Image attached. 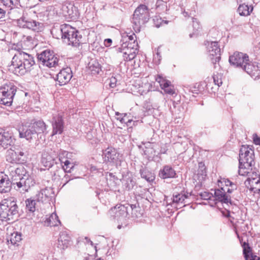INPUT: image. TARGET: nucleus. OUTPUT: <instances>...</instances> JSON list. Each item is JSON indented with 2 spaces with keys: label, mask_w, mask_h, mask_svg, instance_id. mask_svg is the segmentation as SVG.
<instances>
[{
  "label": "nucleus",
  "mask_w": 260,
  "mask_h": 260,
  "mask_svg": "<svg viewBox=\"0 0 260 260\" xmlns=\"http://www.w3.org/2000/svg\"><path fill=\"white\" fill-rule=\"evenodd\" d=\"M9 171L12 180L11 183L16 190L21 192L28 191L36 183L33 177L28 174L23 166L17 168L11 167L9 168Z\"/></svg>",
  "instance_id": "nucleus-1"
},
{
  "label": "nucleus",
  "mask_w": 260,
  "mask_h": 260,
  "mask_svg": "<svg viewBox=\"0 0 260 260\" xmlns=\"http://www.w3.org/2000/svg\"><path fill=\"white\" fill-rule=\"evenodd\" d=\"M35 64L34 57L22 51H18L13 57L9 70L13 74L22 76L30 70Z\"/></svg>",
  "instance_id": "nucleus-2"
},
{
  "label": "nucleus",
  "mask_w": 260,
  "mask_h": 260,
  "mask_svg": "<svg viewBox=\"0 0 260 260\" xmlns=\"http://www.w3.org/2000/svg\"><path fill=\"white\" fill-rule=\"evenodd\" d=\"M19 217L18 207L13 198L4 199L0 203V219L13 222Z\"/></svg>",
  "instance_id": "nucleus-3"
},
{
  "label": "nucleus",
  "mask_w": 260,
  "mask_h": 260,
  "mask_svg": "<svg viewBox=\"0 0 260 260\" xmlns=\"http://www.w3.org/2000/svg\"><path fill=\"white\" fill-rule=\"evenodd\" d=\"M254 150L248 146L243 145L239 151V174L241 176L246 175L252 170L254 165Z\"/></svg>",
  "instance_id": "nucleus-4"
},
{
  "label": "nucleus",
  "mask_w": 260,
  "mask_h": 260,
  "mask_svg": "<svg viewBox=\"0 0 260 260\" xmlns=\"http://www.w3.org/2000/svg\"><path fill=\"white\" fill-rule=\"evenodd\" d=\"M60 30L63 41L69 45L78 46L82 38L80 32L75 28L68 24L60 25Z\"/></svg>",
  "instance_id": "nucleus-5"
},
{
  "label": "nucleus",
  "mask_w": 260,
  "mask_h": 260,
  "mask_svg": "<svg viewBox=\"0 0 260 260\" xmlns=\"http://www.w3.org/2000/svg\"><path fill=\"white\" fill-rule=\"evenodd\" d=\"M150 18L148 8L145 5H140L135 10L132 19L134 30L139 32L141 26L146 23Z\"/></svg>",
  "instance_id": "nucleus-6"
},
{
  "label": "nucleus",
  "mask_w": 260,
  "mask_h": 260,
  "mask_svg": "<svg viewBox=\"0 0 260 260\" xmlns=\"http://www.w3.org/2000/svg\"><path fill=\"white\" fill-rule=\"evenodd\" d=\"M38 59L43 66L49 68H56L60 64L58 55L55 54L53 51L49 49L45 50L38 54Z\"/></svg>",
  "instance_id": "nucleus-7"
},
{
  "label": "nucleus",
  "mask_w": 260,
  "mask_h": 260,
  "mask_svg": "<svg viewBox=\"0 0 260 260\" xmlns=\"http://www.w3.org/2000/svg\"><path fill=\"white\" fill-rule=\"evenodd\" d=\"M17 90V87L12 83L5 84L0 88V104L10 106Z\"/></svg>",
  "instance_id": "nucleus-8"
},
{
  "label": "nucleus",
  "mask_w": 260,
  "mask_h": 260,
  "mask_svg": "<svg viewBox=\"0 0 260 260\" xmlns=\"http://www.w3.org/2000/svg\"><path fill=\"white\" fill-rule=\"evenodd\" d=\"M18 25L22 28H27L34 31L40 32L44 28V24L23 15L17 20Z\"/></svg>",
  "instance_id": "nucleus-9"
},
{
  "label": "nucleus",
  "mask_w": 260,
  "mask_h": 260,
  "mask_svg": "<svg viewBox=\"0 0 260 260\" xmlns=\"http://www.w3.org/2000/svg\"><path fill=\"white\" fill-rule=\"evenodd\" d=\"M102 156L105 162L112 166L116 165L120 161V154L112 147H109L103 150Z\"/></svg>",
  "instance_id": "nucleus-10"
},
{
  "label": "nucleus",
  "mask_w": 260,
  "mask_h": 260,
  "mask_svg": "<svg viewBox=\"0 0 260 260\" xmlns=\"http://www.w3.org/2000/svg\"><path fill=\"white\" fill-rule=\"evenodd\" d=\"M209 55L212 56L211 59L214 64V68L216 64L218 63L220 59V48L217 41L207 42L206 44Z\"/></svg>",
  "instance_id": "nucleus-11"
},
{
  "label": "nucleus",
  "mask_w": 260,
  "mask_h": 260,
  "mask_svg": "<svg viewBox=\"0 0 260 260\" xmlns=\"http://www.w3.org/2000/svg\"><path fill=\"white\" fill-rule=\"evenodd\" d=\"M248 61V56L242 52H236L229 57V62L231 64L241 68L243 70L244 66Z\"/></svg>",
  "instance_id": "nucleus-12"
},
{
  "label": "nucleus",
  "mask_w": 260,
  "mask_h": 260,
  "mask_svg": "<svg viewBox=\"0 0 260 260\" xmlns=\"http://www.w3.org/2000/svg\"><path fill=\"white\" fill-rule=\"evenodd\" d=\"M52 127V136L61 134L64 129V121L62 116L59 113L53 115L51 120Z\"/></svg>",
  "instance_id": "nucleus-13"
},
{
  "label": "nucleus",
  "mask_w": 260,
  "mask_h": 260,
  "mask_svg": "<svg viewBox=\"0 0 260 260\" xmlns=\"http://www.w3.org/2000/svg\"><path fill=\"white\" fill-rule=\"evenodd\" d=\"M243 70L255 80L260 78V63L249 60L243 67Z\"/></svg>",
  "instance_id": "nucleus-14"
},
{
  "label": "nucleus",
  "mask_w": 260,
  "mask_h": 260,
  "mask_svg": "<svg viewBox=\"0 0 260 260\" xmlns=\"http://www.w3.org/2000/svg\"><path fill=\"white\" fill-rule=\"evenodd\" d=\"M62 14L66 17L75 19L78 15L77 8L69 2L64 3L61 7Z\"/></svg>",
  "instance_id": "nucleus-15"
},
{
  "label": "nucleus",
  "mask_w": 260,
  "mask_h": 260,
  "mask_svg": "<svg viewBox=\"0 0 260 260\" xmlns=\"http://www.w3.org/2000/svg\"><path fill=\"white\" fill-rule=\"evenodd\" d=\"M228 193L224 187H219V188L214 190L213 200L216 203L217 201L225 204L231 203V197Z\"/></svg>",
  "instance_id": "nucleus-16"
},
{
  "label": "nucleus",
  "mask_w": 260,
  "mask_h": 260,
  "mask_svg": "<svg viewBox=\"0 0 260 260\" xmlns=\"http://www.w3.org/2000/svg\"><path fill=\"white\" fill-rule=\"evenodd\" d=\"M15 139L13 137V133L10 131H4L0 133V145L4 149L9 146H12L14 144Z\"/></svg>",
  "instance_id": "nucleus-17"
},
{
  "label": "nucleus",
  "mask_w": 260,
  "mask_h": 260,
  "mask_svg": "<svg viewBox=\"0 0 260 260\" xmlns=\"http://www.w3.org/2000/svg\"><path fill=\"white\" fill-rule=\"evenodd\" d=\"M156 82L159 83L160 86L164 91L169 94H173L175 93L173 87L170 81L163 77L161 75H157L155 77Z\"/></svg>",
  "instance_id": "nucleus-18"
},
{
  "label": "nucleus",
  "mask_w": 260,
  "mask_h": 260,
  "mask_svg": "<svg viewBox=\"0 0 260 260\" xmlns=\"http://www.w3.org/2000/svg\"><path fill=\"white\" fill-rule=\"evenodd\" d=\"M72 77V72L71 68H67L62 69L57 75V81L60 85L68 83Z\"/></svg>",
  "instance_id": "nucleus-19"
},
{
  "label": "nucleus",
  "mask_w": 260,
  "mask_h": 260,
  "mask_svg": "<svg viewBox=\"0 0 260 260\" xmlns=\"http://www.w3.org/2000/svg\"><path fill=\"white\" fill-rule=\"evenodd\" d=\"M158 176L161 179L174 178L177 176L176 171L169 165H165L158 173Z\"/></svg>",
  "instance_id": "nucleus-20"
},
{
  "label": "nucleus",
  "mask_w": 260,
  "mask_h": 260,
  "mask_svg": "<svg viewBox=\"0 0 260 260\" xmlns=\"http://www.w3.org/2000/svg\"><path fill=\"white\" fill-rule=\"evenodd\" d=\"M112 210L115 213V218L117 220L125 218L128 214V207L125 205L116 206Z\"/></svg>",
  "instance_id": "nucleus-21"
},
{
  "label": "nucleus",
  "mask_w": 260,
  "mask_h": 260,
  "mask_svg": "<svg viewBox=\"0 0 260 260\" xmlns=\"http://www.w3.org/2000/svg\"><path fill=\"white\" fill-rule=\"evenodd\" d=\"M11 182L7 175L3 172L0 173V192L6 193L10 191Z\"/></svg>",
  "instance_id": "nucleus-22"
},
{
  "label": "nucleus",
  "mask_w": 260,
  "mask_h": 260,
  "mask_svg": "<svg viewBox=\"0 0 260 260\" xmlns=\"http://www.w3.org/2000/svg\"><path fill=\"white\" fill-rule=\"evenodd\" d=\"M236 234L243 248V254L246 260H260V257L256 255H253L250 251V248L248 243L246 242L242 243V239L239 236L238 232L236 231Z\"/></svg>",
  "instance_id": "nucleus-23"
},
{
  "label": "nucleus",
  "mask_w": 260,
  "mask_h": 260,
  "mask_svg": "<svg viewBox=\"0 0 260 260\" xmlns=\"http://www.w3.org/2000/svg\"><path fill=\"white\" fill-rule=\"evenodd\" d=\"M71 237L66 231L60 232L58 239L57 246L58 248L64 249L70 245Z\"/></svg>",
  "instance_id": "nucleus-24"
},
{
  "label": "nucleus",
  "mask_w": 260,
  "mask_h": 260,
  "mask_svg": "<svg viewBox=\"0 0 260 260\" xmlns=\"http://www.w3.org/2000/svg\"><path fill=\"white\" fill-rule=\"evenodd\" d=\"M218 187H224L229 193H232L234 190L236 189V185L231 182L230 180L225 178H220L217 181Z\"/></svg>",
  "instance_id": "nucleus-25"
},
{
  "label": "nucleus",
  "mask_w": 260,
  "mask_h": 260,
  "mask_svg": "<svg viewBox=\"0 0 260 260\" xmlns=\"http://www.w3.org/2000/svg\"><path fill=\"white\" fill-rule=\"evenodd\" d=\"M88 69L89 72L93 75L99 74L102 71V67L96 59H91L88 64Z\"/></svg>",
  "instance_id": "nucleus-26"
},
{
  "label": "nucleus",
  "mask_w": 260,
  "mask_h": 260,
  "mask_svg": "<svg viewBox=\"0 0 260 260\" xmlns=\"http://www.w3.org/2000/svg\"><path fill=\"white\" fill-rule=\"evenodd\" d=\"M36 135L32 128H30V125L26 129L23 128L22 130L19 131L20 137L24 138L28 141H30L33 138H36Z\"/></svg>",
  "instance_id": "nucleus-27"
},
{
  "label": "nucleus",
  "mask_w": 260,
  "mask_h": 260,
  "mask_svg": "<svg viewBox=\"0 0 260 260\" xmlns=\"http://www.w3.org/2000/svg\"><path fill=\"white\" fill-rule=\"evenodd\" d=\"M44 224L47 226H57L61 224V222L56 213L54 212L49 217L46 218L44 221Z\"/></svg>",
  "instance_id": "nucleus-28"
},
{
  "label": "nucleus",
  "mask_w": 260,
  "mask_h": 260,
  "mask_svg": "<svg viewBox=\"0 0 260 260\" xmlns=\"http://www.w3.org/2000/svg\"><path fill=\"white\" fill-rule=\"evenodd\" d=\"M29 125L30 128H32L36 135L43 133L46 129V125L45 122L42 120L35 121Z\"/></svg>",
  "instance_id": "nucleus-29"
},
{
  "label": "nucleus",
  "mask_w": 260,
  "mask_h": 260,
  "mask_svg": "<svg viewBox=\"0 0 260 260\" xmlns=\"http://www.w3.org/2000/svg\"><path fill=\"white\" fill-rule=\"evenodd\" d=\"M15 154L17 155V162L19 163H23L26 160L28 152L25 148H15Z\"/></svg>",
  "instance_id": "nucleus-30"
},
{
  "label": "nucleus",
  "mask_w": 260,
  "mask_h": 260,
  "mask_svg": "<svg viewBox=\"0 0 260 260\" xmlns=\"http://www.w3.org/2000/svg\"><path fill=\"white\" fill-rule=\"evenodd\" d=\"M189 196L188 194L178 193L176 195H173L172 198L173 204H175L176 206L182 205L184 206L185 205L183 204L185 203V200Z\"/></svg>",
  "instance_id": "nucleus-31"
},
{
  "label": "nucleus",
  "mask_w": 260,
  "mask_h": 260,
  "mask_svg": "<svg viewBox=\"0 0 260 260\" xmlns=\"http://www.w3.org/2000/svg\"><path fill=\"white\" fill-rule=\"evenodd\" d=\"M247 187L254 193H259L260 192V177L259 178H252L250 180V184H248Z\"/></svg>",
  "instance_id": "nucleus-32"
},
{
  "label": "nucleus",
  "mask_w": 260,
  "mask_h": 260,
  "mask_svg": "<svg viewBox=\"0 0 260 260\" xmlns=\"http://www.w3.org/2000/svg\"><path fill=\"white\" fill-rule=\"evenodd\" d=\"M133 49H138L137 48H134L131 46V44L127 43V42L123 43L120 47L116 48V50L118 52L123 53V55H127L129 53H133Z\"/></svg>",
  "instance_id": "nucleus-33"
},
{
  "label": "nucleus",
  "mask_w": 260,
  "mask_h": 260,
  "mask_svg": "<svg viewBox=\"0 0 260 260\" xmlns=\"http://www.w3.org/2000/svg\"><path fill=\"white\" fill-rule=\"evenodd\" d=\"M54 158L48 153H44L41 158L42 164L46 167L50 168L54 164Z\"/></svg>",
  "instance_id": "nucleus-34"
},
{
  "label": "nucleus",
  "mask_w": 260,
  "mask_h": 260,
  "mask_svg": "<svg viewBox=\"0 0 260 260\" xmlns=\"http://www.w3.org/2000/svg\"><path fill=\"white\" fill-rule=\"evenodd\" d=\"M253 10V7L245 4L240 5L238 8V12L241 16H248Z\"/></svg>",
  "instance_id": "nucleus-35"
},
{
  "label": "nucleus",
  "mask_w": 260,
  "mask_h": 260,
  "mask_svg": "<svg viewBox=\"0 0 260 260\" xmlns=\"http://www.w3.org/2000/svg\"><path fill=\"white\" fill-rule=\"evenodd\" d=\"M140 173L141 177L149 182H152L155 179L154 174L145 168L141 169Z\"/></svg>",
  "instance_id": "nucleus-36"
},
{
  "label": "nucleus",
  "mask_w": 260,
  "mask_h": 260,
  "mask_svg": "<svg viewBox=\"0 0 260 260\" xmlns=\"http://www.w3.org/2000/svg\"><path fill=\"white\" fill-rule=\"evenodd\" d=\"M26 209L30 212H34L36 210V206H38L39 203H37L36 199L34 198L27 199L25 201Z\"/></svg>",
  "instance_id": "nucleus-37"
},
{
  "label": "nucleus",
  "mask_w": 260,
  "mask_h": 260,
  "mask_svg": "<svg viewBox=\"0 0 260 260\" xmlns=\"http://www.w3.org/2000/svg\"><path fill=\"white\" fill-rule=\"evenodd\" d=\"M200 197L203 200H208L209 204L211 206H214L216 204V202L212 199L213 198V194L208 191L201 192L199 194Z\"/></svg>",
  "instance_id": "nucleus-38"
},
{
  "label": "nucleus",
  "mask_w": 260,
  "mask_h": 260,
  "mask_svg": "<svg viewBox=\"0 0 260 260\" xmlns=\"http://www.w3.org/2000/svg\"><path fill=\"white\" fill-rule=\"evenodd\" d=\"M21 235L17 232H14L11 234L9 238L8 239V242H10L12 245H18V243L21 240Z\"/></svg>",
  "instance_id": "nucleus-39"
},
{
  "label": "nucleus",
  "mask_w": 260,
  "mask_h": 260,
  "mask_svg": "<svg viewBox=\"0 0 260 260\" xmlns=\"http://www.w3.org/2000/svg\"><path fill=\"white\" fill-rule=\"evenodd\" d=\"M15 149L13 150L11 148L7 152L6 159L11 163L17 162V155L15 153Z\"/></svg>",
  "instance_id": "nucleus-40"
},
{
  "label": "nucleus",
  "mask_w": 260,
  "mask_h": 260,
  "mask_svg": "<svg viewBox=\"0 0 260 260\" xmlns=\"http://www.w3.org/2000/svg\"><path fill=\"white\" fill-rule=\"evenodd\" d=\"M135 184V181L131 177H128L125 179H123V186L126 190H129L131 189H132L134 188Z\"/></svg>",
  "instance_id": "nucleus-41"
},
{
  "label": "nucleus",
  "mask_w": 260,
  "mask_h": 260,
  "mask_svg": "<svg viewBox=\"0 0 260 260\" xmlns=\"http://www.w3.org/2000/svg\"><path fill=\"white\" fill-rule=\"evenodd\" d=\"M122 119V123H125L127 126L131 127V122H133V125H136L137 124V123L139 122L138 118L135 117V119H131L129 117V116L126 113H124L123 118H121Z\"/></svg>",
  "instance_id": "nucleus-42"
},
{
  "label": "nucleus",
  "mask_w": 260,
  "mask_h": 260,
  "mask_svg": "<svg viewBox=\"0 0 260 260\" xmlns=\"http://www.w3.org/2000/svg\"><path fill=\"white\" fill-rule=\"evenodd\" d=\"M192 27L193 28L194 32L190 34L189 36L190 38L192 37L193 35L197 34L202 29V26L200 22L197 20V18L194 17L192 18Z\"/></svg>",
  "instance_id": "nucleus-43"
},
{
  "label": "nucleus",
  "mask_w": 260,
  "mask_h": 260,
  "mask_svg": "<svg viewBox=\"0 0 260 260\" xmlns=\"http://www.w3.org/2000/svg\"><path fill=\"white\" fill-rule=\"evenodd\" d=\"M144 153L149 157H152L155 155L156 152L152 143L150 142L147 143L145 150H144Z\"/></svg>",
  "instance_id": "nucleus-44"
},
{
  "label": "nucleus",
  "mask_w": 260,
  "mask_h": 260,
  "mask_svg": "<svg viewBox=\"0 0 260 260\" xmlns=\"http://www.w3.org/2000/svg\"><path fill=\"white\" fill-rule=\"evenodd\" d=\"M60 161L61 163L63 164L62 165L63 171L67 173H70L73 169L75 164L68 159H66L64 161H62L61 160Z\"/></svg>",
  "instance_id": "nucleus-45"
},
{
  "label": "nucleus",
  "mask_w": 260,
  "mask_h": 260,
  "mask_svg": "<svg viewBox=\"0 0 260 260\" xmlns=\"http://www.w3.org/2000/svg\"><path fill=\"white\" fill-rule=\"evenodd\" d=\"M127 207H128V211L131 210V214L133 217L138 218L141 216V213L138 212L140 208L136 204H128Z\"/></svg>",
  "instance_id": "nucleus-46"
},
{
  "label": "nucleus",
  "mask_w": 260,
  "mask_h": 260,
  "mask_svg": "<svg viewBox=\"0 0 260 260\" xmlns=\"http://www.w3.org/2000/svg\"><path fill=\"white\" fill-rule=\"evenodd\" d=\"M156 9L158 13H161L167 11V3L164 1H157L156 4Z\"/></svg>",
  "instance_id": "nucleus-47"
},
{
  "label": "nucleus",
  "mask_w": 260,
  "mask_h": 260,
  "mask_svg": "<svg viewBox=\"0 0 260 260\" xmlns=\"http://www.w3.org/2000/svg\"><path fill=\"white\" fill-rule=\"evenodd\" d=\"M246 176H248V177L246 179V180L245 182V184L247 187H249V186H248V184H250V180L251 179L253 178H260V175L257 174L256 172H254L252 171V170L251 171H249V173Z\"/></svg>",
  "instance_id": "nucleus-48"
},
{
  "label": "nucleus",
  "mask_w": 260,
  "mask_h": 260,
  "mask_svg": "<svg viewBox=\"0 0 260 260\" xmlns=\"http://www.w3.org/2000/svg\"><path fill=\"white\" fill-rule=\"evenodd\" d=\"M35 198L36 199L37 203L40 204V203H44L48 200L45 197V195L42 192L41 190L39 191L35 197Z\"/></svg>",
  "instance_id": "nucleus-49"
},
{
  "label": "nucleus",
  "mask_w": 260,
  "mask_h": 260,
  "mask_svg": "<svg viewBox=\"0 0 260 260\" xmlns=\"http://www.w3.org/2000/svg\"><path fill=\"white\" fill-rule=\"evenodd\" d=\"M132 50L133 53H129L127 55H123V57L124 61H131L136 57L137 54L138 53V49H133Z\"/></svg>",
  "instance_id": "nucleus-50"
},
{
  "label": "nucleus",
  "mask_w": 260,
  "mask_h": 260,
  "mask_svg": "<svg viewBox=\"0 0 260 260\" xmlns=\"http://www.w3.org/2000/svg\"><path fill=\"white\" fill-rule=\"evenodd\" d=\"M0 1L4 5L11 8L15 6L18 3V0H0Z\"/></svg>",
  "instance_id": "nucleus-51"
},
{
  "label": "nucleus",
  "mask_w": 260,
  "mask_h": 260,
  "mask_svg": "<svg viewBox=\"0 0 260 260\" xmlns=\"http://www.w3.org/2000/svg\"><path fill=\"white\" fill-rule=\"evenodd\" d=\"M214 83L218 87L220 86L222 84V75L220 74H214L213 76Z\"/></svg>",
  "instance_id": "nucleus-52"
},
{
  "label": "nucleus",
  "mask_w": 260,
  "mask_h": 260,
  "mask_svg": "<svg viewBox=\"0 0 260 260\" xmlns=\"http://www.w3.org/2000/svg\"><path fill=\"white\" fill-rule=\"evenodd\" d=\"M42 192L45 195V197L47 199V200L49 201V199L50 198H51L53 194V189L50 187H46L44 189L41 190Z\"/></svg>",
  "instance_id": "nucleus-53"
},
{
  "label": "nucleus",
  "mask_w": 260,
  "mask_h": 260,
  "mask_svg": "<svg viewBox=\"0 0 260 260\" xmlns=\"http://www.w3.org/2000/svg\"><path fill=\"white\" fill-rule=\"evenodd\" d=\"M154 59L157 60L156 63H159L161 60V56L158 48L157 49L156 53L154 54Z\"/></svg>",
  "instance_id": "nucleus-54"
},
{
  "label": "nucleus",
  "mask_w": 260,
  "mask_h": 260,
  "mask_svg": "<svg viewBox=\"0 0 260 260\" xmlns=\"http://www.w3.org/2000/svg\"><path fill=\"white\" fill-rule=\"evenodd\" d=\"M72 178H71V176L69 175L66 174L64 176V177L62 179V181L64 182L63 186L66 185L69 181L72 180Z\"/></svg>",
  "instance_id": "nucleus-55"
},
{
  "label": "nucleus",
  "mask_w": 260,
  "mask_h": 260,
  "mask_svg": "<svg viewBox=\"0 0 260 260\" xmlns=\"http://www.w3.org/2000/svg\"><path fill=\"white\" fill-rule=\"evenodd\" d=\"M154 23L156 27L160 26V23L162 21L160 18H158L157 17L153 19Z\"/></svg>",
  "instance_id": "nucleus-56"
},
{
  "label": "nucleus",
  "mask_w": 260,
  "mask_h": 260,
  "mask_svg": "<svg viewBox=\"0 0 260 260\" xmlns=\"http://www.w3.org/2000/svg\"><path fill=\"white\" fill-rule=\"evenodd\" d=\"M253 142L255 145H260V137H258L256 134L253 135Z\"/></svg>",
  "instance_id": "nucleus-57"
},
{
  "label": "nucleus",
  "mask_w": 260,
  "mask_h": 260,
  "mask_svg": "<svg viewBox=\"0 0 260 260\" xmlns=\"http://www.w3.org/2000/svg\"><path fill=\"white\" fill-rule=\"evenodd\" d=\"M116 79L114 77H112L110 79V82L109 83V86L111 88H114V87H115L116 86Z\"/></svg>",
  "instance_id": "nucleus-58"
},
{
  "label": "nucleus",
  "mask_w": 260,
  "mask_h": 260,
  "mask_svg": "<svg viewBox=\"0 0 260 260\" xmlns=\"http://www.w3.org/2000/svg\"><path fill=\"white\" fill-rule=\"evenodd\" d=\"M115 115L117 116L116 119L119 120L121 123H122V119L121 118H123L124 113H119L118 112L115 113Z\"/></svg>",
  "instance_id": "nucleus-59"
},
{
  "label": "nucleus",
  "mask_w": 260,
  "mask_h": 260,
  "mask_svg": "<svg viewBox=\"0 0 260 260\" xmlns=\"http://www.w3.org/2000/svg\"><path fill=\"white\" fill-rule=\"evenodd\" d=\"M190 91L194 94H198L200 92L199 89L198 87H196V85L191 87L190 89Z\"/></svg>",
  "instance_id": "nucleus-60"
},
{
  "label": "nucleus",
  "mask_w": 260,
  "mask_h": 260,
  "mask_svg": "<svg viewBox=\"0 0 260 260\" xmlns=\"http://www.w3.org/2000/svg\"><path fill=\"white\" fill-rule=\"evenodd\" d=\"M6 15V11L0 8V21L4 19Z\"/></svg>",
  "instance_id": "nucleus-61"
},
{
  "label": "nucleus",
  "mask_w": 260,
  "mask_h": 260,
  "mask_svg": "<svg viewBox=\"0 0 260 260\" xmlns=\"http://www.w3.org/2000/svg\"><path fill=\"white\" fill-rule=\"evenodd\" d=\"M112 40L111 39H107L105 40V45L106 47L110 46L112 43Z\"/></svg>",
  "instance_id": "nucleus-62"
},
{
  "label": "nucleus",
  "mask_w": 260,
  "mask_h": 260,
  "mask_svg": "<svg viewBox=\"0 0 260 260\" xmlns=\"http://www.w3.org/2000/svg\"><path fill=\"white\" fill-rule=\"evenodd\" d=\"M182 14L185 17H189L190 15H191V13L189 14L188 12H186L185 11L182 12Z\"/></svg>",
  "instance_id": "nucleus-63"
},
{
  "label": "nucleus",
  "mask_w": 260,
  "mask_h": 260,
  "mask_svg": "<svg viewBox=\"0 0 260 260\" xmlns=\"http://www.w3.org/2000/svg\"><path fill=\"white\" fill-rule=\"evenodd\" d=\"M134 37H135V36L133 34V35L128 36V39L131 41L134 40V43H135Z\"/></svg>",
  "instance_id": "nucleus-64"
}]
</instances>
